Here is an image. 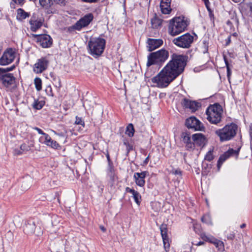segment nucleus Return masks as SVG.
<instances>
[{"instance_id": "f257e3e1", "label": "nucleus", "mask_w": 252, "mask_h": 252, "mask_svg": "<svg viewBox=\"0 0 252 252\" xmlns=\"http://www.w3.org/2000/svg\"><path fill=\"white\" fill-rule=\"evenodd\" d=\"M187 57L185 55L173 54L170 60L162 70L152 79V82L158 88L167 87L181 74L187 65Z\"/></svg>"}, {"instance_id": "f03ea898", "label": "nucleus", "mask_w": 252, "mask_h": 252, "mask_svg": "<svg viewBox=\"0 0 252 252\" xmlns=\"http://www.w3.org/2000/svg\"><path fill=\"white\" fill-rule=\"evenodd\" d=\"M105 44L106 40L102 38H91L88 44V52L94 57L97 58L103 53Z\"/></svg>"}, {"instance_id": "7ed1b4c3", "label": "nucleus", "mask_w": 252, "mask_h": 252, "mask_svg": "<svg viewBox=\"0 0 252 252\" xmlns=\"http://www.w3.org/2000/svg\"><path fill=\"white\" fill-rule=\"evenodd\" d=\"M189 22L184 17H177L170 21L168 32L174 36L183 32L187 29Z\"/></svg>"}, {"instance_id": "20e7f679", "label": "nucleus", "mask_w": 252, "mask_h": 252, "mask_svg": "<svg viewBox=\"0 0 252 252\" xmlns=\"http://www.w3.org/2000/svg\"><path fill=\"white\" fill-rule=\"evenodd\" d=\"M237 130L238 126L232 123L222 128L216 130L215 134L219 137L220 141L222 142L233 139L236 136Z\"/></svg>"}, {"instance_id": "39448f33", "label": "nucleus", "mask_w": 252, "mask_h": 252, "mask_svg": "<svg viewBox=\"0 0 252 252\" xmlns=\"http://www.w3.org/2000/svg\"><path fill=\"white\" fill-rule=\"evenodd\" d=\"M168 57V51L164 49L152 52L148 56L147 66L149 67L152 65L156 64L160 67L167 60Z\"/></svg>"}, {"instance_id": "423d86ee", "label": "nucleus", "mask_w": 252, "mask_h": 252, "mask_svg": "<svg viewBox=\"0 0 252 252\" xmlns=\"http://www.w3.org/2000/svg\"><path fill=\"white\" fill-rule=\"evenodd\" d=\"M222 109L220 105L215 103L210 105L206 111L207 119L212 124L217 125L221 121Z\"/></svg>"}, {"instance_id": "0eeeda50", "label": "nucleus", "mask_w": 252, "mask_h": 252, "mask_svg": "<svg viewBox=\"0 0 252 252\" xmlns=\"http://www.w3.org/2000/svg\"><path fill=\"white\" fill-rule=\"evenodd\" d=\"M193 41L194 36L189 33H186L173 39L172 42L179 47L188 49L191 47Z\"/></svg>"}, {"instance_id": "6e6552de", "label": "nucleus", "mask_w": 252, "mask_h": 252, "mask_svg": "<svg viewBox=\"0 0 252 252\" xmlns=\"http://www.w3.org/2000/svg\"><path fill=\"white\" fill-rule=\"evenodd\" d=\"M32 36L36 40V42L43 48H49L52 45V39L51 37L48 34H33Z\"/></svg>"}, {"instance_id": "1a4fd4ad", "label": "nucleus", "mask_w": 252, "mask_h": 252, "mask_svg": "<svg viewBox=\"0 0 252 252\" xmlns=\"http://www.w3.org/2000/svg\"><path fill=\"white\" fill-rule=\"evenodd\" d=\"M15 58V52L12 48L7 49L0 58V65H6L11 63Z\"/></svg>"}, {"instance_id": "9d476101", "label": "nucleus", "mask_w": 252, "mask_h": 252, "mask_svg": "<svg viewBox=\"0 0 252 252\" xmlns=\"http://www.w3.org/2000/svg\"><path fill=\"white\" fill-rule=\"evenodd\" d=\"M49 64V61L45 57L41 58L37 60V62L34 64L33 70L36 73H41L47 69Z\"/></svg>"}, {"instance_id": "9b49d317", "label": "nucleus", "mask_w": 252, "mask_h": 252, "mask_svg": "<svg viewBox=\"0 0 252 252\" xmlns=\"http://www.w3.org/2000/svg\"><path fill=\"white\" fill-rule=\"evenodd\" d=\"M0 81L6 87H8L15 82V77L12 73H5L0 68Z\"/></svg>"}, {"instance_id": "f8f14e48", "label": "nucleus", "mask_w": 252, "mask_h": 252, "mask_svg": "<svg viewBox=\"0 0 252 252\" xmlns=\"http://www.w3.org/2000/svg\"><path fill=\"white\" fill-rule=\"evenodd\" d=\"M186 125L189 128L195 131L202 130L203 126L200 122L194 117H191L186 120Z\"/></svg>"}, {"instance_id": "ddd939ff", "label": "nucleus", "mask_w": 252, "mask_h": 252, "mask_svg": "<svg viewBox=\"0 0 252 252\" xmlns=\"http://www.w3.org/2000/svg\"><path fill=\"white\" fill-rule=\"evenodd\" d=\"M181 104L185 108L189 109L191 112H195L200 106L199 102L186 98L183 99Z\"/></svg>"}, {"instance_id": "4468645a", "label": "nucleus", "mask_w": 252, "mask_h": 252, "mask_svg": "<svg viewBox=\"0 0 252 252\" xmlns=\"http://www.w3.org/2000/svg\"><path fill=\"white\" fill-rule=\"evenodd\" d=\"M44 22V20L43 18H37L35 16H32L29 22L31 31L35 32L42 27Z\"/></svg>"}, {"instance_id": "2eb2a0df", "label": "nucleus", "mask_w": 252, "mask_h": 252, "mask_svg": "<svg viewBox=\"0 0 252 252\" xmlns=\"http://www.w3.org/2000/svg\"><path fill=\"white\" fill-rule=\"evenodd\" d=\"M94 19V15L92 13H88L80 18L76 22L80 30L87 27Z\"/></svg>"}, {"instance_id": "dca6fc26", "label": "nucleus", "mask_w": 252, "mask_h": 252, "mask_svg": "<svg viewBox=\"0 0 252 252\" xmlns=\"http://www.w3.org/2000/svg\"><path fill=\"white\" fill-rule=\"evenodd\" d=\"M39 141L53 149H58L60 148L59 144L53 140L49 135H46V137H40Z\"/></svg>"}, {"instance_id": "f3484780", "label": "nucleus", "mask_w": 252, "mask_h": 252, "mask_svg": "<svg viewBox=\"0 0 252 252\" xmlns=\"http://www.w3.org/2000/svg\"><path fill=\"white\" fill-rule=\"evenodd\" d=\"M147 174V171H143L141 173H134L133 178L135 180V183L137 186L140 187H143L145 186V178Z\"/></svg>"}, {"instance_id": "a211bd4d", "label": "nucleus", "mask_w": 252, "mask_h": 252, "mask_svg": "<svg viewBox=\"0 0 252 252\" xmlns=\"http://www.w3.org/2000/svg\"><path fill=\"white\" fill-rule=\"evenodd\" d=\"M147 48L149 51H152L159 47L163 44V41L160 39L149 38L147 41Z\"/></svg>"}, {"instance_id": "6ab92c4d", "label": "nucleus", "mask_w": 252, "mask_h": 252, "mask_svg": "<svg viewBox=\"0 0 252 252\" xmlns=\"http://www.w3.org/2000/svg\"><path fill=\"white\" fill-rule=\"evenodd\" d=\"M35 224L32 220L27 221L24 226L23 231L28 235H31L35 232Z\"/></svg>"}, {"instance_id": "aec40b11", "label": "nucleus", "mask_w": 252, "mask_h": 252, "mask_svg": "<svg viewBox=\"0 0 252 252\" xmlns=\"http://www.w3.org/2000/svg\"><path fill=\"white\" fill-rule=\"evenodd\" d=\"M183 141L186 144V147L188 150H192L194 148V143L191 141L189 134L187 132H183L182 134Z\"/></svg>"}, {"instance_id": "412c9836", "label": "nucleus", "mask_w": 252, "mask_h": 252, "mask_svg": "<svg viewBox=\"0 0 252 252\" xmlns=\"http://www.w3.org/2000/svg\"><path fill=\"white\" fill-rule=\"evenodd\" d=\"M163 20L160 18L157 14L155 13L151 19V27L153 29H158L161 28Z\"/></svg>"}, {"instance_id": "4be33fe9", "label": "nucleus", "mask_w": 252, "mask_h": 252, "mask_svg": "<svg viewBox=\"0 0 252 252\" xmlns=\"http://www.w3.org/2000/svg\"><path fill=\"white\" fill-rule=\"evenodd\" d=\"M171 0H161L160 7L163 14H169L171 11L170 7Z\"/></svg>"}, {"instance_id": "5701e85b", "label": "nucleus", "mask_w": 252, "mask_h": 252, "mask_svg": "<svg viewBox=\"0 0 252 252\" xmlns=\"http://www.w3.org/2000/svg\"><path fill=\"white\" fill-rule=\"evenodd\" d=\"M126 191L132 194V197L134 200V201L137 205H139L141 200V196L140 193L137 191L130 189L129 187H126Z\"/></svg>"}, {"instance_id": "b1692460", "label": "nucleus", "mask_w": 252, "mask_h": 252, "mask_svg": "<svg viewBox=\"0 0 252 252\" xmlns=\"http://www.w3.org/2000/svg\"><path fill=\"white\" fill-rule=\"evenodd\" d=\"M193 143L194 145L196 144L199 146H202L204 144L205 137L201 133H196L192 136Z\"/></svg>"}, {"instance_id": "393cba45", "label": "nucleus", "mask_w": 252, "mask_h": 252, "mask_svg": "<svg viewBox=\"0 0 252 252\" xmlns=\"http://www.w3.org/2000/svg\"><path fill=\"white\" fill-rule=\"evenodd\" d=\"M107 174L112 182H114L116 180V176L113 165H108Z\"/></svg>"}, {"instance_id": "a878e982", "label": "nucleus", "mask_w": 252, "mask_h": 252, "mask_svg": "<svg viewBox=\"0 0 252 252\" xmlns=\"http://www.w3.org/2000/svg\"><path fill=\"white\" fill-rule=\"evenodd\" d=\"M39 2L41 6L45 9L50 8L54 4L53 0H39Z\"/></svg>"}, {"instance_id": "bb28decb", "label": "nucleus", "mask_w": 252, "mask_h": 252, "mask_svg": "<svg viewBox=\"0 0 252 252\" xmlns=\"http://www.w3.org/2000/svg\"><path fill=\"white\" fill-rule=\"evenodd\" d=\"M29 16V13L25 11L23 9L19 8L17 10V18L18 19L22 20L28 17Z\"/></svg>"}, {"instance_id": "cd10ccee", "label": "nucleus", "mask_w": 252, "mask_h": 252, "mask_svg": "<svg viewBox=\"0 0 252 252\" xmlns=\"http://www.w3.org/2000/svg\"><path fill=\"white\" fill-rule=\"evenodd\" d=\"M135 130L132 124H129L126 127V134L129 137H132L134 135Z\"/></svg>"}, {"instance_id": "c85d7f7f", "label": "nucleus", "mask_w": 252, "mask_h": 252, "mask_svg": "<svg viewBox=\"0 0 252 252\" xmlns=\"http://www.w3.org/2000/svg\"><path fill=\"white\" fill-rule=\"evenodd\" d=\"M160 233L162 237L163 238H166L168 236L167 235V225L165 224H162L160 226Z\"/></svg>"}, {"instance_id": "c756f323", "label": "nucleus", "mask_w": 252, "mask_h": 252, "mask_svg": "<svg viewBox=\"0 0 252 252\" xmlns=\"http://www.w3.org/2000/svg\"><path fill=\"white\" fill-rule=\"evenodd\" d=\"M230 155L227 152H225L223 155H221L218 160V167L226 159L230 157Z\"/></svg>"}, {"instance_id": "7c9ffc66", "label": "nucleus", "mask_w": 252, "mask_h": 252, "mask_svg": "<svg viewBox=\"0 0 252 252\" xmlns=\"http://www.w3.org/2000/svg\"><path fill=\"white\" fill-rule=\"evenodd\" d=\"M34 83L35 88L38 91H39L42 89V81L40 78H35L34 80Z\"/></svg>"}, {"instance_id": "2f4dec72", "label": "nucleus", "mask_w": 252, "mask_h": 252, "mask_svg": "<svg viewBox=\"0 0 252 252\" xmlns=\"http://www.w3.org/2000/svg\"><path fill=\"white\" fill-rule=\"evenodd\" d=\"M201 220L203 222L208 224H212L211 218L210 215L206 214L201 218Z\"/></svg>"}, {"instance_id": "473e14b6", "label": "nucleus", "mask_w": 252, "mask_h": 252, "mask_svg": "<svg viewBox=\"0 0 252 252\" xmlns=\"http://www.w3.org/2000/svg\"><path fill=\"white\" fill-rule=\"evenodd\" d=\"M201 238L205 241L213 243L215 238L211 235H206L205 234L202 233L200 235Z\"/></svg>"}, {"instance_id": "72a5a7b5", "label": "nucleus", "mask_w": 252, "mask_h": 252, "mask_svg": "<svg viewBox=\"0 0 252 252\" xmlns=\"http://www.w3.org/2000/svg\"><path fill=\"white\" fill-rule=\"evenodd\" d=\"M162 241L163 243V247L165 250L167 252L169 251V249L170 247V240L168 236L166 237V238H163Z\"/></svg>"}, {"instance_id": "f704fd0d", "label": "nucleus", "mask_w": 252, "mask_h": 252, "mask_svg": "<svg viewBox=\"0 0 252 252\" xmlns=\"http://www.w3.org/2000/svg\"><path fill=\"white\" fill-rule=\"evenodd\" d=\"M44 105V102L42 101H39L38 100H35L32 106L33 107L37 110L41 109L43 105Z\"/></svg>"}, {"instance_id": "c9c22d12", "label": "nucleus", "mask_w": 252, "mask_h": 252, "mask_svg": "<svg viewBox=\"0 0 252 252\" xmlns=\"http://www.w3.org/2000/svg\"><path fill=\"white\" fill-rule=\"evenodd\" d=\"M212 243L214 244L216 247L218 248L219 249H223V244L221 241L215 238Z\"/></svg>"}, {"instance_id": "e433bc0d", "label": "nucleus", "mask_w": 252, "mask_h": 252, "mask_svg": "<svg viewBox=\"0 0 252 252\" xmlns=\"http://www.w3.org/2000/svg\"><path fill=\"white\" fill-rule=\"evenodd\" d=\"M75 31H80L76 23L73 25L68 27L67 29V31L69 32H72Z\"/></svg>"}, {"instance_id": "4c0bfd02", "label": "nucleus", "mask_w": 252, "mask_h": 252, "mask_svg": "<svg viewBox=\"0 0 252 252\" xmlns=\"http://www.w3.org/2000/svg\"><path fill=\"white\" fill-rule=\"evenodd\" d=\"M170 173L175 175L176 176H178L179 177H181L182 175V171L179 168H173L170 171Z\"/></svg>"}, {"instance_id": "58836bf2", "label": "nucleus", "mask_w": 252, "mask_h": 252, "mask_svg": "<svg viewBox=\"0 0 252 252\" xmlns=\"http://www.w3.org/2000/svg\"><path fill=\"white\" fill-rule=\"evenodd\" d=\"M124 144L126 147L127 154H128L130 151H132L133 150V146L131 144H130L127 140H124Z\"/></svg>"}, {"instance_id": "ea45409f", "label": "nucleus", "mask_w": 252, "mask_h": 252, "mask_svg": "<svg viewBox=\"0 0 252 252\" xmlns=\"http://www.w3.org/2000/svg\"><path fill=\"white\" fill-rule=\"evenodd\" d=\"M31 146L27 144L26 143H23L20 146L21 150L23 152H28L31 150Z\"/></svg>"}, {"instance_id": "a19ab883", "label": "nucleus", "mask_w": 252, "mask_h": 252, "mask_svg": "<svg viewBox=\"0 0 252 252\" xmlns=\"http://www.w3.org/2000/svg\"><path fill=\"white\" fill-rule=\"evenodd\" d=\"M240 148L237 150L230 149L227 151V152L230 155V156H231L233 155H236V156H238L239 151H240Z\"/></svg>"}, {"instance_id": "79ce46f5", "label": "nucleus", "mask_w": 252, "mask_h": 252, "mask_svg": "<svg viewBox=\"0 0 252 252\" xmlns=\"http://www.w3.org/2000/svg\"><path fill=\"white\" fill-rule=\"evenodd\" d=\"M13 2L10 3V6L11 7H14V6L15 4H17L20 5H22L25 2V0H12Z\"/></svg>"}, {"instance_id": "37998d69", "label": "nucleus", "mask_w": 252, "mask_h": 252, "mask_svg": "<svg viewBox=\"0 0 252 252\" xmlns=\"http://www.w3.org/2000/svg\"><path fill=\"white\" fill-rule=\"evenodd\" d=\"M75 123L77 125H80L82 126H85V123L84 121L82 120V119L80 117H76V121L75 122Z\"/></svg>"}, {"instance_id": "c03bdc74", "label": "nucleus", "mask_w": 252, "mask_h": 252, "mask_svg": "<svg viewBox=\"0 0 252 252\" xmlns=\"http://www.w3.org/2000/svg\"><path fill=\"white\" fill-rule=\"evenodd\" d=\"M214 158L212 152L209 151L205 157V159L208 161H211Z\"/></svg>"}, {"instance_id": "a18cd8bd", "label": "nucleus", "mask_w": 252, "mask_h": 252, "mask_svg": "<svg viewBox=\"0 0 252 252\" xmlns=\"http://www.w3.org/2000/svg\"><path fill=\"white\" fill-rule=\"evenodd\" d=\"M36 236H40L43 234V230L41 229V227L39 226L38 227H36L35 226V232L34 233Z\"/></svg>"}, {"instance_id": "49530a36", "label": "nucleus", "mask_w": 252, "mask_h": 252, "mask_svg": "<svg viewBox=\"0 0 252 252\" xmlns=\"http://www.w3.org/2000/svg\"><path fill=\"white\" fill-rule=\"evenodd\" d=\"M53 3H56L60 5L61 6H64L66 4L65 0H53Z\"/></svg>"}, {"instance_id": "de8ad7c7", "label": "nucleus", "mask_w": 252, "mask_h": 252, "mask_svg": "<svg viewBox=\"0 0 252 252\" xmlns=\"http://www.w3.org/2000/svg\"><path fill=\"white\" fill-rule=\"evenodd\" d=\"M33 129L36 130L39 134L43 135V137H46V135H48V134L44 133L43 130L37 127H33Z\"/></svg>"}, {"instance_id": "09e8293b", "label": "nucleus", "mask_w": 252, "mask_h": 252, "mask_svg": "<svg viewBox=\"0 0 252 252\" xmlns=\"http://www.w3.org/2000/svg\"><path fill=\"white\" fill-rule=\"evenodd\" d=\"M15 68V66L13 65L10 67H7L6 68H1V69L5 72V73H8V72L12 70Z\"/></svg>"}, {"instance_id": "8fccbe9b", "label": "nucleus", "mask_w": 252, "mask_h": 252, "mask_svg": "<svg viewBox=\"0 0 252 252\" xmlns=\"http://www.w3.org/2000/svg\"><path fill=\"white\" fill-rule=\"evenodd\" d=\"M23 153V152H22V150H21V149L20 150L16 149H15L14 151V154L15 155H20L22 154Z\"/></svg>"}, {"instance_id": "3c124183", "label": "nucleus", "mask_w": 252, "mask_h": 252, "mask_svg": "<svg viewBox=\"0 0 252 252\" xmlns=\"http://www.w3.org/2000/svg\"><path fill=\"white\" fill-rule=\"evenodd\" d=\"M226 68H227V77L228 79H229L230 77L231 74V71L229 66H227Z\"/></svg>"}, {"instance_id": "603ef678", "label": "nucleus", "mask_w": 252, "mask_h": 252, "mask_svg": "<svg viewBox=\"0 0 252 252\" xmlns=\"http://www.w3.org/2000/svg\"><path fill=\"white\" fill-rule=\"evenodd\" d=\"M227 239L230 240H233L235 237V233L234 232L230 233L227 236Z\"/></svg>"}, {"instance_id": "864d4df0", "label": "nucleus", "mask_w": 252, "mask_h": 252, "mask_svg": "<svg viewBox=\"0 0 252 252\" xmlns=\"http://www.w3.org/2000/svg\"><path fill=\"white\" fill-rule=\"evenodd\" d=\"M82 1L87 3H95L98 2L99 0H81Z\"/></svg>"}, {"instance_id": "5fc2aeb1", "label": "nucleus", "mask_w": 252, "mask_h": 252, "mask_svg": "<svg viewBox=\"0 0 252 252\" xmlns=\"http://www.w3.org/2000/svg\"><path fill=\"white\" fill-rule=\"evenodd\" d=\"M107 159L108 162V165H113L112 161H111L110 156L109 154L106 155Z\"/></svg>"}, {"instance_id": "6e6d98bb", "label": "nucleus", "mask_w": 252, "mask_h": 252, "mask_svg": "<svg viewBox=\"0 0 252 252\" xmlns=\"http://www.w3.org/2000/svg\"><path fill=\"white\" fill-rule=\"evenodd\" d=\"M223 59H224V62H225V64L226 65V67L229 66V64L228 62V61L227 60L226 56H225V55L223 56Z\"/></svg>"}, {"instance_id": "4d7b16f0", "label": "nucleus", "mask_w": 252, "mask_h": 252, "mask_svg": "<svg viewBox=\"0 0 252 252\" xmlns=\"http://www.w3.org/2000/svg\"><path fill=\"white\" fill-rule=\"evenodd\" d=\"M149 156H148L144 160V161H143V165H146L147 164V163H148L149 161Z\"/></svg>"}, {"instance_id": "13d9d810", "label": "nucleus", "mask_w": 252, "mask_h": 252, "mask_svg": "<svg viewBox=\"0 0 252 252\" xmlns=\"http://www.w3.org/2000/svg\"><path fill=\"white\" fill-rule=\"evenodd\" d=\"M231 42V36H229L226 40V45H228Z\"/></svg>"}, {"instance_id": "bf43d9fd", "label": "nucleus", "mask_w": 252, "mask_h": 252, "mask_svg": "<svg viewBox=\"0 0 252 252\" xmlns=\"http://www.w3.org/2000/svg\"><path fill=\"white\" fill-rule=\"evenodd\" d=\"M248 6L250 8V11H251V12L252 13V2H250L248 4Z\"/></svg>"}, {"instance_id": "052dcab7", "label": "nucleus", "mask_w": 252, "mask_h": 252, "mask_svg": "<svg viewBox=\"0 0 252 252\" xmlns=\"http://www.w3.org/2000/svg\"><path fill=\"white\" fill-rule=\"evenodd\" d=\"M100 229L103 231V232H105L106 231V229L103 226H100Z\"/></svg>"}, {"instance_id": "680f3d73", "label": "nucleus", "mask_w": 252, "mask_h": 252, "mask_svg": "<svg viewBox=\"0 0 252 252\" xmlns=\"http://www.w3.org/2000/svg\"><path fill=\"white\" fill-rule=\"evenodd\" d=\"M204 244V242L203 241H200L197 244H196V246H201L202 245H203Z\"/></svg>"}, {"instance_id": "e2e57ef3", "label": "nucleus", "mask_w": 252, "mask_h": 252, "mask_svg": "<svg viewBox=\"0 0 252 252\" xmlns=\"http://www.w3.org/2000/svg\"><path fill=\"white\" fill-rule=\"evenodd\" d=\"M58 218V217H57V216H53L52 217V220H56V218Z\"/></svg>"}, {"instance_id": "0e129e2a", "label": "nucleus", "mask_w": 252, "mask_h": 252, "mask_svg": "<svg viewBox=\"0 0 252 252\" xmlns=\"http://www.w3.org/2000/svg\"><path fill=\"white\" fill-rule=\"evenodd\" d=\"M245 226V224H242V225H241V228H243V227H244Z\"/></svg>"}, {"instance_id": "69168bd1", "label": "nucleus", "mask_w": 252, "mask_h": 252, "mask_svg": "<svg viewBox=\"0 0 252 252\" xmlns=\"http://www.w3.org/2000/svg\"><path fill=\"white\" fill-rule=\"evenodd\" d=\"M30 1L35 2L37 0H29Z\"/></svg>"}, {"instance_id": "338daca9", "label": "nucleus", "mask_w": 252, "mask_h": 252, "mask_svg": "<svg viewBox=\"0 0 252 252\" xmlns=\"http://www.w3.org/2000/svg\"><path fill=\"white\" fill-rule=\"evenodd\" d=\"M230 23V22L229 21H228L227 22V24L228 25H229Z\"/></svg>"}]
</instances>
